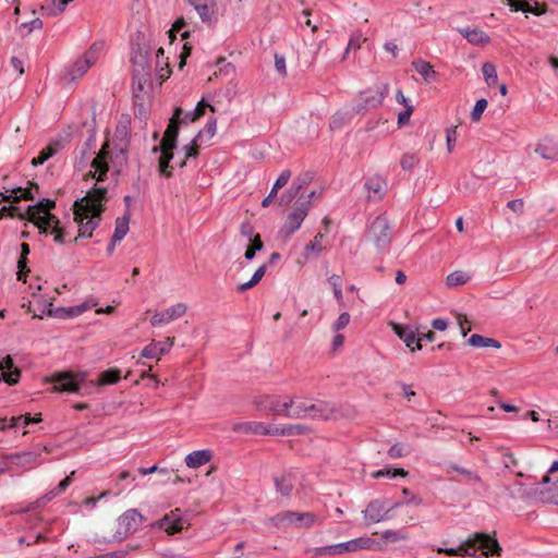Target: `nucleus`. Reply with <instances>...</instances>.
Segmentation results:
<instances>
[{"mask_svg": "<svg viewBox=\"0 0 558 558\" xmlns=\"http://www.w3.org/2000/svg\"><path fill=\"white\" fill-rule=\"evenodd\" d=\"M107 201V187L95 185L85 196L74 202L73 215L74 221L78 226V234L70 242L77 243L78 239L92 238L94 230L101 221Z\"/></svg>", "mask_w": 558, "mask_h": 558, "instance_id": "obj_1", "label": "nucleus"}, {"mask_svg": "<svg viewBox=\"0 0 558 558\" xmlns=\"http://www.w3.org/2000/svg\"><path fill=\"white\" fill-rule=\"evenodd\" d=\"M54 206V201L44 198L35 205H29L25 214H19V218L34 222L38 227L40 234H52L54 242L63 244L65 243L64 239L68 232L60 226L59 218L49 213Z\"/></svg>", "mask_w": 558, "mask_h": 558, "instance_id": "obj_2", "label": "nucleus"}, {"mask_svg": "<svg viewBox=\"0 0 558 558\" xmlns=\"http://www.w3.org/2000/svg\"><path fill=\"white\" fill-rule=\"evenodd\" d=\"M469 549H481L482 555L485 557L500 556L502 548L499 545L495 534L489 535L486 533H475L472 537L460 544L457 548H438V553L448 556H465L469 555Z\"/></svg>", "mask_w": 558, "mask_h": 558, "instance_id": "obj_3", "label": "nucleus"}, {"mask_svg": "<svg viewBox=\"0 0 558 558\" xmlns=\"http://www.w3.org/2000/svg\"><path fill=\"white\" fill-rule=\"evenodd\" d=\"M151 50L147 45L136 44L132 48L133 87L142 92L151 77Z\"/></svg>", "mask_w": 558, "mask_h": 558, "instance_id": "obj_4", "label": "nucleus"}, {"mask_svg": "<svg viewBox=\"0 0 558 558\" xmlns=\"http://www.w3.org/2000/svg\"><path fill=\"white\" fill-rule=\"evenodd\" d=\"M365 238L378 251H385L392 240V227L385 215L377 216L369 225Z\"/></svg>", "mask_w": 558, "mask_h": 558, "instance_id": "obj_5", "label": "nucleus"}, {"mask_svg": "<svg viewBox=\"0 0 558 558\" xmlns=\"http://www.w3.org/2000/svg\"><path fill=\"white\" fill-rule=\"evenodd\" d=\"M49 381L58 392L80 393L82 385L86 381V373L60 372L53 374Z\"/></svg>", "mask_w": 558, "mask_h": 558, "instance_id": "obj_6", "label": "nucleus"}, {"mask_svg": "<svg viewBox=\"0 0 558 558\" xmlns=\"http://www.w3.org/2000/svg\"><path fill=\"white\" fill-rule=\"evenodd\" d=\"M389 86L386 83L375 84L360 93L361 102L354 108L355 113H363L372 108L380 106L388 95Z\"/></svg>", "mask_w": 558, "mask_h": 558, "instance_id": "obj_7", "label": "nucleus"}, {"mask_svg": "<svg viewBox=\"0 0 558 558\" xmlns=\"http://www.w3.org/2000/svg\"><path fill=\"white\" fill-rule=\"evenodd\" d=\"M144 522V517L136 509L126 510L118 519V530L114 533L117 541H123L129 535L135 533Z\"/></svg>", "mask_w": 558, "mask_h": 558, "instance_id": "obj_8", "label": "nucleus"}, {"mask_svg": "<svg viewBox=\"0 0 558 558\" xmlns=\"http://www.w3.org/2000/svg\"><path fill=\"white\" fill-rule=\"evenodd\" d=\"M294 404L293 398H288L284 402H280L276 396H263L255 399V405L258 411L286 417H288L289 410Z\"/></svg>", "mask_w": 558, "mask_h": 558, "instance_id": "obj_9", "label": "nucleus"}, {"mask_svg": "<svg viewBox=\"0 0 558 558\" xmlns=\"http://www.w3.org/2000/svg\"><path fill=\"white\" fill-rule=\"evenodd\" d=\"M310 210V201L296 202V206L292 213L289 214L284 223L282 225L279 233L282 238H290L304 221Z\"/></svg>", "mask_w": 558, "mask_h": 558, "instance_id": "obj_10", "label": "nucleus"}, {"mask_svg": "<svg viewBox=\"0 0 558 558\" xmlns=\"http://www.w3.org/2000/svg\"><path fill=\"white\" fill-rule=\"evenodd\" d=\"M153 526L163 530L169 535H173L189 527L190 521L183 517L180 508H175L155 522Z\"/></svg>", "mask_w": 558, "mask_h": 558, "instance_id": "obj_11", "label": "nucleus"}, {"mask_svg": "<svg viewBox=\"0 0 558 558\" xmlns=\"http://www.w3.org/2000/svg\"><path fill=\"white\" fill-rule=\"evenodd\" d=\"M190 4L198 13L203 23L214 26L217 22V2L216 0H193Z\"/></svg>", "mask_w": 558, "mask_h": 558, "instance_id": "obj_12", "label": "nucleus"}, {"mask_svg": "<svg viewBox=\"0 0 558 558\" xmlns=\"http://www.w3.org/2000/svg\"><path fill=\"white\" fill-rule=\"evenodd\" d=\"M109 156V145L108 143H105L100 149V151L97 154V156L92 161V168L88 172V175H90L93 179H96L97 182H101L107 178V172L109 170V166L107 162V158Z\"/></svg>", "mask_w": 558, "mask_h": 558, "instance_id": "obj_13", "label": "nucleus"}, {"mask_svg": "<svg viewBox=\"0 0 558 558\" xmlns=\"http://www.w3.org/2000/svg\"><path fill=\"white\" fill-rule=\"evenodd\" d=\"M186 310L187 307L184 303H178L162 312H156L150 318V324L154 327L169 324L170 322L182 317L186 313Z\"/></svg>", "mask_w": 558, "mask_h": 558, "instance_id": "obj_14", "label": "nucleus"}, {"mask_svg": "<svg viewBox=\"0 0 558 558\" xmlns=\"http://www.w3.org/2000/svg\"><path fill=\"white\" fill-rule=\"evenodd\" d=\"M183 114V109L177 107L174 109V113L169 121V124L163 133V136L160 141L161 144H169L177 146L178 144V135H179V124L182 123L181 116Z\"/></svg>", "mask_w": 558, "mask_h": 558, "instance_id": "obj_15", "label": "nucleus"}, {"mask_svg": "<svg viewBox=\"0 0 558 558\" xmlns=\"http://www.w3.org/2000/svg\"><path fill=\"white\" fill-rule=\"evenodd\" d=\"M389 509H386L385 502L379 499L372 500L363 511L364 519L368 523H378L387 518Z\"/></svg>", "mask_w": 558, "mask_h": 558, "instance_id": "obj_16", "label": "nucleus"}, {"mask_svg": "<svg viewBox=\"0 0 558 558\" xmlns=\"http://www.w3.org/2000/svg\"><path fill=\"white\" fill-rule=\"evenodd\" d=\"M391 326L395 333L405 343L407 348L414 352L416 350L414 348L417 341L418 328L397 323H393Z\"/></svg>", "mask_w": 558, "mask_h": 558, "instance_id": "obj_17", "label": "nucleus"}, {"mask_svg": "<svg viewBox=\"0 0 558 558\" xmlns=\"http://www.w3.org/2000/svg\"><path fill=\"white\" fill-rule=\"evenodd\" d=\"M311 179L308 173L294 179L290 187L280 196V205H289L310 183Z\"/></svg>", "mask_w": 558, "mask_h": 558, "instance_id": "obj_18", "label": "nucleus"}, {"mask_svg": "<svg viewBox=\"0 0 558 558\" xmlns=\"http://www.w3.org/2000/svg\"><path fill=\"white\" fill-rule=\"evenodd\" d=\"M174 343V338H167L165 341H151L142 350V356L146 359H159L169 352Z\"/></svg>", "mask_w": 558, "mask_h": 558, "instance_id": "obj_19", "label": "nucleus"}, {"mask_svg": "<svg viewBox=\"0 0 558 558\" xmlns=\"http://www.w3.org/2000/svg\"><path fill=\"white\" fill-rule=\"evenodd\" d=\"M335 412L336 408L332 403L324 400H318L315 403H311L308 405L307 416L313 420H329Z\"/></svg>", "mask_w": 558, "mask_h": 558, "instance_id": "obj_20", "label": "nucleus"}, {"mask_svg": "<svg viewBox=\"0 0 558 558\" xmlns=\"http://www.w3.org/2000/svg\"><path fill=\"white\" fill-rule=\"evenodd\" d=\"M232 430L241 434L270 435L272 436V427L262 422H240L235 423Z\"/></svg>", "mask_w": 558, "mask_h": 558, "instance_id": "obj_21", "label": "nucleus"}, {"mask_svg": "<svg viewBox=\"0 0 558 558\" xmlns=\"http://www.w3.org/2000/svg\"><path fill=\"white\" fill-rule=\"evenodd\" d=\"M0 372H2L1 377L7 384L13 386L19 383L21 372L14 366L13 359L10 355L0 361Z\"/></svg>", "mask_w": 558, "mask_h": 558, "instance_id": "obj_22", "label": "nucleus"}, {"mask_svg": "<svg viewBox=\"0 0 558 558\" xmlns=\"http://www.w3.org/2000/svg\"><path fill=\"white\" fill-rule=\"evenodd\" d=\"M95 62L96 54L93 49H88V51L81 59H77L72 65L70 70L72 80L82 77Z\"/></svg>", "mask_w": 558, "mask_h": 558, "instance_id": "obj_23", "label": "nucleus"}, {"mask_svg": "<svg viewBox=\"0 0 558 558\" xmlns=\"http://www.w3.org/2000/svg\"><path fill=\"white\" fill-rule=\"evenodd\" d=\"M507 2L513 11H522L534 15H541L546 11L545 4L538 3L536 0H507Z\"/></svg>", "mask_w": 558, "mask_h": 558, "instance_id": "obj_24", "label": "nucleus"}, {"mask_svg": "<svg viewBox=\"0 0 558 558\" xmlns=\"http://www.w3.org/2000/svg\"><path fill=\"white\" fill-rule=\"evenodd\" d=\"M542 158L547 160H555L558 158V137H545L542 140L535 149Z\"/></svg>", "mask_w": 558, "mask_h": 558, "instance_id": "obj_25", "label": "nucleus"}, {"mask_svg": "<svg viewBox=\"0 0 558 558\" xmlns=\"http://www.w3.org/2000/svg\"><path fill=\"white\" fill-rule=\"evenodd\" d=\"M213 453L208 449L195 450L185 457V463L191 469H197L210 461Z\"/></svg>", "mask_w": 558, "mask_h": 558, "instance_id": "obj_26", "label": "nucleus"}, {"mask_svg": "<svg viewBox=\"0 0 558 558\" xmlns=\"http://www.w3.org/2000/svg\"><path fill=\"white\" fill-rule=\"evenodd\" d=\"M460 34L473 45L484 46L490 41L489 36L480 28H460Z\"/></svg>", "mask_w": 558, "mask_h": 558, "instance_id": "obj_27", "label": "nucleus"}, {"mask_svg": "<svg viewBox=\"0 0 558 558\" xmlns=\"http://www.w3.org/2000/svg\"><path fill=\"white\" fill-rule=\"evenodd\" d=\"M277 493L281 496H290L294 487V476L292 473H283L274 478Z\"/></svg>", "mask_w": 558, "mask_h": 558, "instance_id": "obj_28", "label": "nucleus"}, {"mask_svg": "<svg viewBox=\"0 0 558 558\" xmlns=\"http://www.w3.org/2000/svg\"><path fill=\"white\" fill-rule=\"evenodd\" d=\"M290 178H291V171L288 169L283 170L279 174L275 184L272 185L270 193L263 199V202H262L263 207H268L272 203V201L277 196L278 190L283 187L289 182Z\"/></svg>", "mask_w": 558, "mask_h": 558, "instance_id": "obj_29", "label": "nucleus"}, {"mask_svg": "<svg viewBox=\"0 0 558 558\" xmlns=\"http://www.w3.org/2000/svg\"><path fill=\"white\" fill-rule=\"evenodd\" d=\"M412 66L427 83L435 81L437 77V72L434 70L433 65L423 59L414 60Z\"/></svg>", "mask_w": 558, "mask_h": 558, "instance_id": "obj_30", "label": "nucleus"}, {"mask_svg": "<svg viewBox=\"0 0 558 558\" xmlns=\"http://www.w3.org/2000/svg\"><path fill=\"white\" fill-rule=\"evenodd\" d=\"M209 108L213 112H215V107L206 102L204 99L198 101L194 110L184 112L181 116L182 123L194 122L198 120L201 117L205 114L206 109Z\"/></svg>", "mask_w": 558, "mask_h": 558, "instance_id": "obj_31", "label": "nucleus"}, {"mask_svg": "<svg viewBox=\"0 0 558 558\" xmlns=\"http://www.w3.org/2000/svg\"><path fill=\"white\" fill-rule=\"evenodd\" d=\"M354 545H355L354 542L348 541L344 543L319 547L317 549V551L320 555H329V556L342 555L348 551H354Z\"/></svg>", "mask_w": 558, "mask_h": 558, "instance_id": "obj_32", "label": "nucleus"}, {"mask_svg": "<svg viewBox=\"0 0 558 558\" xmlns=\"http://www.w3.org/2000/svg\"><path fill=\"white\" fill-rule=\"evenodd\" d=\"M310 428L302 424H288L281 427H272V436H295L308 433Z\"/></svg>", "mask_w": 558, "mask_h": 558, "instance_id": "obj_33", "label": "nucleus"}, {"mask_svg": "<svg viewBox=\"0 0 558 558\" xmlns=\"http://www.w3.org/2000/svg\"><path fill=\"white\" fill-rule=\"evenodd\" d=\"M130 219H131L130 211H125V214L122 217H118L116 219V228H114V232L112 235L113 242H119V241L123 240V238L128 234Z\"/></svg>", "mask_w": 558, "mask_h": 558, "instance_id": "obj_34", "label": "nucleus"}, {"mask_svg": "<svg viewBox=\"0 0 558 558\" xmlns=\"http://www.w3.org/2000/svg\"><path fill=\"white\" fill-rule=\"evenodd\" d=\"M293 526L298 529H308L317 522V517L312 512L293 511Z\"/></svg>", "mask_w": 558, "mask_h": 558, "instance_id": "obj_35", "label": "nucleus"}, {"mask_svg": "<svg viewBox=\"0 0 558 558\" xmlns=\"http://www.w3.org/2000/svg\"><path fill=\"white\" fill-rule=\"evenodd\" d=\"M293 511L287 510L268 519V523L277 529L293 526Z\"/></svg>", "mask_w": 558, "mask_h": 558, "instance_id": "obj_36", "label": "nucleus"}, {"mask_svg": "<svg viewBox=\"0 0 558 558\" xmlns=\"http://www.w3.org/2000/svg\"><path fill=\"white\" fill-rule=\"evenodd\" d=\"M468 344L475 348H488L493 347L499 349L501 347L500 342L494 338H487L477 333L472 335L468 339Z\"/></svg>", "mask_w": 558, "mask_h": 558, "instance_id": "obj_37", "label": "nucleus"}, {"mask_svg": "<svg viewBox=\"0 0 558 558\" xmlns=\"http://www.w3.org/2000/svg\"><path fill=\"white\" fill-rule=\"evenodd\" d=\"M39 422H41V415L40 414H36L33 417L29 413H26V414H23V415H20V416L12 417L10 420L9 427L10 428H20V427H25V426H27L31 423H39Z\"/></svg>", "mask_w": 558, "mask_h": 558, "instance_id": "obj_38", "label": "nucleus"}, {"mask_svg": "<svg viewBox=\"0 0 558 558\" xmlns=\"http://www.w3.org/2000/svg\"><path fill=\"white\" fill-rule=\"evenodd\" d=\"M97 305V301L89 299L78 305L66 307V318L75 317L83 314L85 311L93 308Z\"/></svg>", "mask_w": 558, "mask_h": 558, "instance_id": "obj_39", "label": "nucleus"}, {"mask_svg": "<svg viewBox=\"0 0 558 558\" xmlns=\"http://www.w3.org/2000/svg\"><path fill=\"white\" fill-rule=\"evenodd\" d=\"M121 378L120 371L118 368H109L102 372L99 375L97 384L102 385H113L117 384Z\"/></svg>", "mask_w": 558, "mask_h": 558, "instance_id": "obj_40", "label": "nucleus"}, {"mask_svg": "<svg viewBox=\"0 0 558 558\" xmlns=\"http://www.w3.org/2000/svg\"><path fill=\"white\" fill-rule=\"evenodd\" d=\"M203 136V132L199 131L197 133V135L191 141L190 144L183 146V153H184V158L185 159H191V158H197L198 155H199V150H198V141L201 140V137Z\"/></svg>", "mask_w": 558, "mask_h": 558, "instance_id": "obj_41", "label": "nucleus"}, {"mask_svg": "<svg viewBox=\"0 0 558 558\" xmlns=\"http://www.w3.org/2000/svg\"><path fill=\"white\" fill-rule=\"evenodd\" d=\"M484 80L488 86H493L498 81L497 70L493 63L486 62L482 66Z\"/></svg>", "mask_w": 558, "mask_h": 558, "instance_id": "obj_42", "label": "nucleus"}, {"mask_svg": "<svg viewBox=\"0 0 558 558\" xmlns=\"http://www.w3.org/2000/svg\"><path fill=\"white\" fill-rule=\"evenodd\" d=\"M470 276L462 271V270H456L447 276V286L449 287H457L464 284L469 281Z\"/></svg>", "mask_w": 558, "mask_h": 558, "instance_id": "obj_43", "label": "nucleus"}, {"mask_svg": "<svg viewBox=\"0 0 558 558\" xmlns=\"http://www.w3.org/2000/svg\"><path fill=\"white\" fill-rule=\"evenodd\" d=\"M57 154V148L53 145L45 147L37 157L32 160L34 167L44 165L49 158Z\"/></svg>", "mask_w": 558, "mask_h": 558, "instance_id": "obj_44", "label": "nucleus"}, {"mask_svg": "<svg viewBox=\"0 0 558 558\" xmlns=\"http://www.w3.org/2000/svg\"><path fill=\"white\" fill-rule=\"evenodd\" d=\"M177 148V146L174 145H169V144H159L158 146H155L153 148V153H160V157L161 159L163 160H167L169 162L172 161L173 157H174V149Z\"/></svg>", "mask_w": 558, "mask_h": 558, "instance_id": "obj_45", "label": "nucleus"}, {"mask_svg": "<svg viewBox=\"0 0 558 558\" xmlns=\"http://www.w3.org/2000/svg\"><path fill=\"white\" fill-rule=\"evenodd\" d=\"M420 161V158L414 153H405L400 159V166L404 171H411Z\"/></svg>", "mask_w": 558, "mask_h": 558, "instance_id": "obj_46", "label": "nucleus"}, {"mask_svg": "<svg viewBox=\"0 0 558 558\" xmlns=\"http://www.w3.org/2000/svg\"><path fill=\"white\" fill-rule=\"evenodd\" d=\"M410 452H411V448L409 446L397 442V444H393L389 448L388 456L392 459H397V458L405 457V456L410 454Z\"/></svg>", "mask_w": 558, "mask_h": 558, "instance_id": "obj_47", "label": "nucleus"}, {"mask_svg": "<svg viewBox=\"0 0 558 558\" xmlns=\"http://www.w3.org/2000/svg\"><path fill=\"white\" fill-rule=\"evenodd\" d=\"M365 40L366 38L363 37L361 32H354L350 37L343 58H345L351 49H360Z\"/></svg>", "mask_w": 558, "mask_h": 558, "instance_id": "obj_48", "label": "nucleus"}, {"mask_svg": "<svg viewBox=\"0 0 558 558\" xmlns=\"http://www.w3.org/2000/svg\"><path fill=\"white\" fill-rule=\"evenodd\" d=\"M51 307H52L51 302L46 301V300H38L37 301V312H39V314L34 312L33 318H43L44 314H47L48 316H50L51 314H54L53 310Z\"/></svg>", "mask_w": 558, "mask_h": 558, "instance_id": "obj_49", "label": "nucleus"}, {"mask_svg": "<svg viewBox=\"0 0 558 558\" xmlns=\"http://www.w3.org/2000/svg\"><path fill=\"white\" fill-rule=\"evenodd\" d=\"M308 405L305 402L298 403L293 411L289 410L288 417L291 418H305L308 415Z\"/></svg>", "mask_w": 558, "mask_h": 558, "instance_id": "obj_50", "label": "nucleus"}, {"mask_svg": "<svg viewBox=\"0 0 558 558\" xmlns=\"http://www.w3.org/2000/svg\"><path fill=\"white\" fill-rule=\"evenodd\" d=\"M487 105H488V102H487V100L485 98L478 99L475 102V106H474V108H473V110L471 112L472 121L477 122V121L481 120L483 112L487 108Z\"/></svg>", "mask_w": 558, "mask_h": 558, "instance_id": "obj_51", "label": "nucleus"}, {"mask_svg": "<svg viewBox=\"0 0 558 558\" xmlns=\"http://www.w3.org/2000/svg\"><path fill=\"white\" fill-rule=\"evenodd\" d=\"M44 26L43 21L38 17L33 19L29 22L22 23L20 28L21 31L27 29L26 33H23V36L29 35L34 29H41Z\"/></svg>", "mask_w": 558, "mask_h": 558, "instance_id": "obj_52", "label": "nucleus"}, {"mask_svg": "<svg viewBox=\"0 0 558 558\" xmlns=\"http://www.w3.org/2000/svg\"><path fill=\"white\" fill-rule=\"evenodd\" d=\"M74 471L71 473V475L64 477L59 484L58 486L50 492L51 496H47V499L50 500L52 497L63 493L69 486L70 484L72 483V475H74Z\"/></svg>", "mask_w": 558, "mask_h": 558, "instance_id": "obj_53", "label": "nucleus"}, {"mask_svg": "<svg viewBox=\"0 0 558 558\" xmlns=\"http://www.w3.org/2000/svg\"><path fill=\"white\" fill-rule=\"evenodd\" d=\"M137 546H128L125 549H119L111 553L99 555L98 558H125L129 553L135 550Z\"/></svg>", "mask_w": 558, "mask_h": 558, "instance_id": "obj_54", "label": "nucleus"}, {"mask_svg": "<svg viewBox=\"0 0 558 558\" xmlns=\"http://www.w3.org/2000/svg\"><path fill=\"white\" fill-rule=\"evenodd\" d=\"M451 470L464 475L465 477H468L471 482L473 483H480L481 482V477L477 473L475 472H472L465 468H462V466H459V465H452L451 466Z\"/></svg>", "mask_w": 558, "mask_h": 558, "instance_id": "obj_55", "label": "nucleus"}, {"mask_svg": "<svg viewBox=\"0 0 558 558\" xmlns=\"http://www.w3.org/2000/svg\"><path fill=\"white\" fill-rule=\"evenodd\" d=\"M172 170H173V166H171L169 161L159 158V160H158V171H159L160 175H162L165 178H171L172 177Z\"/></svg>", "mask_w": 558, "mask_h": 558, "instance_id": "obj_56", "label": "nucleus"}, {"mask_svg": "<svg viewBox=\"0 0 558 558\" xmlns=\"http://www.w3.org/2000/svg\"><path fill=\"white\" fill-rule=\"evenodd\" d=\"M329 282L332 284L335 298L338 301L342 300L341 278H340V276L332 275L329 278Z\"/></svg>", "mask_w": 558, "mask_h": 558, "instance_id": "obj_57", "label": "nucleus"}, {"mask_svg": "<svg viewBox=\"0 0 558 558\" xmlns=\"http://www.w3.org/2000/svg\"><path fill=\"white\" fill-rule=\"evenodd\" d=\"M436 338L435 332L432 330H428L427 332H420L417 331V341L414 349L421 350L422 349V341H428L433 342Z\"/></svg>", "mask_w": 558, "mask_h": 558, "instance_id": "obj_58", "label": "nucleus"}, {"mask_svg": "<svg viewBox=\"0 0 558 558\" xmlns=\"http://www.w3.org/2000/svg\"><path fill=\"white\" fill-rule=\"evenodd\" d=\"M350 323V314L344 312L339 315L337 320L335 322L332 328L335 331H339L348 326Z\"/></svg>", "mask_w": 558, "mask_h": 558, "instance_id": "obj_59", "label": "nucleus"}, {"mask_svg": "<svg viewBox=\"0 0 558 558\" xmlns=\"http://www.w3.org/2000/svg\"><path fill=\"white\" fill-rule=\"evenodd\" d=\"M323 235L320 233H317L314 239L306 244L305 250L306 251H315L316 253H320L323 251L322 241Z\"/></svg>", "mask_w": 558, "mask_h": 558, "instance_id": "obj_60", "label": "nucleus"}, {"mask_svg": "<svg viewBox=\"0 0 558 558\" xmlns=\"http://www.w3.org/2000/svg\"><path fill=\"white\" fill-rule=\"evenodd\" d=\"M365 187L374 194L381 195L383 185L379 180L369 179L365 182Z\"/></svg>", "mask_w": 558, "mask_h": 558, "instance_id": "obj_61", "label": "nucleus"}, {"mask_svg": "<svg viewBox=\"0 0 558 558\" xmlns=\"http://www.w3.org/2000/svg\"><path fill=\"white\" fill-rule=\"evenodd\" d=\"M275 68L280 75H287L286 59L283 56L275 54Z\"/></svg>", "mask_w": 558, "mask_h": 558, "instance_id": "obj_62", "label": "nucleus"}, {"mask_svg": "<svg viewBox=\"0 0 558 558\" xmlns=\"http://www.w3.org/2000/svg\"><path fill=\"white\" fill-rule=\"evenodd\" d=\"M381 537H383V539H385L387 542H398V541L404 538V536L399 531H395V530L385 531L381 534Z\"/></svg>", "mask_w": 558, "mask_h": 558, "instance_id": "obj_63", "label": "nucleus"}, {"mask_svg": "<svg viewBox=\"0 0 558 558\" xmlns=\"http://www.w3.org/2000/svg\"><path fill=\"white\" fill-rule=\"evenodd\" d=\"M345 114L342 112H337L331 117L330 120V129L336 130L340 129L344 123Z\"/></svg>", "mask_w": 558, "mask_h": 558, "instance_id": "obj_64", "label": "nucleus"}]
</instances>
